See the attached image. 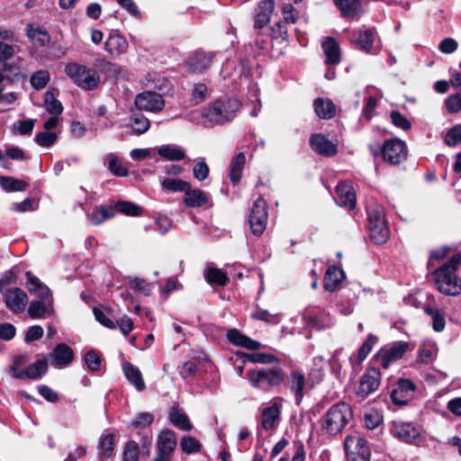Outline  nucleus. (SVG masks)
I'll return each instance as SVG.
<instances>
[{"label": "nucleus", "mask_w": 461, "mask_h": 461, "mask_svg": "<svg viewBox=\"0 0 461 461\" xmlns=\"http://www.w3.org/2000/svg\"><path fill=\"white\" fill-rule=\"evenodd\" d=\"M461 255L456 254L433 273L435 285L443 294L456 296L461 294V278L456 271L460 265Z\"/></svg>", "instance_id": "f257e3e1"}, {"label": "nucleus", "mask_w": 461, "mask_h": 461, "mask_svg": "<svg viewBox=\"0 0 461 461\" xmlns=\"http://www.w3.org/2000/svg\"><path fill=\"white\" fill-rule=\"evenodd\" d=\"M352 418L348 404L339 402L331 406L322 418L321 429L328 435L340 433Z\"/></svg>", "instance_id": "f03ea898"}, {"label": "nucleus", "mask_w": 461, "mask_h": 461, "mask_svg": "<svg viewBox=\"0 0 461 461\" xmlns=\"http://www.w3.org/2000/svg\"><path fill=\"white\" fill-rule=\"evenodd\" d=\"M246 378L252 387L262 392H269L281 384L285 375L279 367H262L249 370Z\"/></svg>", "instance_id": "7ed1b4c3"}, {"label": "nucleus", "mask_w": 461, "mask_h": 461, "mask_svg": "<svg viewBox=\"0 0 461 461\" xmlns=\"http://www.w3.org/2000/svg\"><path fill=\"white\" fill-rule=\"evenodd\" d=\"M240 108L237 99L216 100L203 112V117L213 124H223L231 121Z\"/></svg>", "instance_id": "20e7f679"}, {"label": "nucleus", "mask_w": 461, "mask_h": 461, "mask_svg": "<svg viewBox=\"0 0 461 461\" xmlns=\"http://www.w3.org/2000/svg\"><path fill=\"white\" fill-rule=\"evenodd\" d=\"M65 74L79 87L93 90L99 83L98 73L85 65L77 62L68 63L64 68Z\"/></svg>", "instance_id": "39448f33"}, {"label": "nucleus", "mask_w": 461, "mask_h": 461, "mask_svg": "<svg viewBox=\"0 0 461 461\" xmlns=\"http://www.w3.org/2000/svg\"><path fill=\"white\" fill-rule=\"evenodd\" d=\"M282 403L279 400L274 399L263 403L259 408V424L266 431H275L281 421Z\"/></svg>", "instance_id": "423d86ee"}, {"label": "nucleus", "mask_w": 461, "mask_h": 461, "mask_svg": "<svg viewBox=\"0 0 461 461\" xmlns=\"http://www.w3.org/2000/svg\"><path fill=\"white\" fill-rule=\"evenodd\" d=\"M267 219V202L259 197L253 203L249 214L251 232L257 236L261 235L266 230Z\"/></svg>", "instance_id": "0eeeda50"}, {"label": "nucleus", "mask_w": 461, "mask_h": 461, "mask_svg": "<svg viewBox=\"0 0 461 461\" xmlns=\"http://www.w3.org/2000/svg\"><path fill=\"white\" fill-rule=\"evenodd\" d=\"M381 153L384 160L391 165L400 164L407 156L405 143L400 140H385Z\"/></svg>", "instance_id": "6e6552de"}, {"label": "nucleus", "mask_w": 461, "mask_h": 461, "mask_svg": "<svg viewBox=\"0 0 461 461\" xmlns=\"http://www.w3.org/2000/svg\"><path fill=\"white\" fill-rule=\"evenodd\" d=\"M6 308L14 314L24 312L28 303L27 294L19 287H12L2 293Z\"/></svg>", "instance_id": "1a4fd4ad"}, {"label": "nucleus", "mask_w": 461, "mask_h": 461, "mask_svg": "<svg viewBox=\"0 0 461 461\" xmlns=\"http://www.w3.org/2000/svg\"><path fill=\"white\" fill-rule=\"evenodd\" d=\"M408 348L407 342H394L392 346L380 349L375 355V359L384 368H388L392 363L403 357Z\"/></svg>", "instance_id": "9d476101"}, {"label": "nucleus", "mask_w": 461, "mask_h": 461, "mask_svg": "<svg viewBox=\"0 0 461 461\" xmlns=\"http://www.w3.org/2000/svg\"><path fill=\"white\" fill-rule=\"evenodd\" d=\"M381 383V373L375 367L366 369L362 375L357 389V393L362 398L367 397L377 390Z\"/></svg>", "instance_id": "9b49d317"}, {"label": "nucleus", "mask_w": 461, "mask_h": 461, "mask_svg": "<svg viewBox=\"0 0 461 461\" xmlns=\"http://www.w3.org/2000/svg\"><path fill=\"white\" fill-rule=\"evenodd\" d=\"M135 105L140 110L148 112L161 111L165 105L162 95L155 92H143L135 98Z\"/></svg>", "instance_id": "f8f14e48"}, {"label": "nucleus", "mask_w": 461, "mask_h": 461, "mask_svg": "<svg viewBox=\"0 0 461 461\" xmlns=\"http://www.w3.org/2000/svg\"><path fill=\"white\" fill-rule=\"evenodd\" d=\"M415 386L411 380L400 379L391 392V399L396 405H404L414 395Z\"/></svg>", "instance_id": "ddd939ff"}, {"label": "nucleus", "mask_w": 461, "mask_h": 461, "mask_svg": "<svg viewBox=\"0 0 461 461\" xmlns=\"http://www.w3.org/2000/svg\"><path fill=\"white\" fill-rule=\"evenodd\" d=\"M74 360V351L65 343L58 344L50 355L49 362L58 368L68 366Z\"/></svg>", "instance_id": "4468645a"}, {"label": "nucleus", "mask_w": 461, "mask_h": 461, "mask_svg": "<svg viewBox=\"0 0 461 461\" xmlns=\"http://www.w3.org/2000/svg\"><path fill=\"white\" fill-rule=\"evenodd\" d=\"M213 59V53L194 54L186 63L188 73L194 75L203 74L211 68Z\"/></svg>", "instance_id": "2eb2a0df"}, {"label": "nucleus", "mask_w": 461, "mask_h": 461, "mask_svg": "<svg viewBox=\"0 0 461 461\" xmlns=\"http://www.w3.org/2000/svg\"><path fill=\"white\" fill-rule=\"evenodd\" d=\"M337 196L335 202L339 206H344L348 210L354 209L356 206V194L353 186L347 182H340L336 186Z\"/></svg>", "instance_id": "dca6fc26"}, {"label": "nucleus", "mask_w": 461, "mask_h": 461, "mask_svg": "<svg viewBox=\"0 0 461 461\" xmlns=\"http://www.w3.org/2000/svg\"><path fill=\"white\" fill-rule=\"evenodd\" d=\"M128 48V41L118 33H111L104 42V50L115 58L126 53Z\"/></svg>", "instance_id": "f3484780"}, {"label": "nucleus", "mask_w": 461, "mask_h": 461, "mask_svg": "<svg viewBox=\"0 0 461 461\" xmlns=\"http://www.w3.org/2000/svg\"><path fill=\"white\" fill-rule=\"evenodd\" d=\"M274 8L275 0H263L258 5L254 17V26L256 29H262L268 23Z\"/></svg>", "instance_id": "a211bd4d"}, {"label": "nucleus", "mask_w": 461, "mask_h": 461, "mask_svg": "<svg viewBox=\"0 0 461 461\" xmlns=\"http://www.w3.org/2000/svg\"><path fill=\"white\" fill-rule=\"evenodd\" d=\"M310 145L315 152L325 157L333 156L337 152L336 144L320 133L312 135Z\"/></svg>", "instance_id": "6ab92c4d"}, {"label": "nucleus", "mask_w": 461, "mask_h": 461, "mask_svg": "<svg viewBox=\"0 0 461 461\" xmlns=\"http://www.w3.org/2000/svg\"><path fill=\"white\" fill-rule=\"evenodd\" d=\"M176 447V438L175 432L170 429L162 430L158 437L157 453L172 457V453Z\"/></svg>", "instance_id": "aec40b11"}, {"label": "nucleus", "mask_w": 461, "mask_h": 461, "mask_svg": "<svg viewBox=\"0 0 461 461\" xmlns=\"http://www.w3.org/2000/svg\"><path fill=\"white\" fill-rule=\"evenodd\" d=\"M347 455L370 456V450L366 440L359 435L348 436L344 442Z\"/></svg>", "instance_id": "412c9836"}, {"label": "nucleus", "mask_w": 461, "mask_h": 461, "mask_svg": "<svg viewBox=\"0 0 461 461\" xmlns=\"http://www.w3.org/2000/svg\"><path fill=\"white\" fill-rule=\"evenodd\" d=\"M226 336L229 342L234 346L241 347L249 350H257L261 348V344L258 341L247 337L236 329L229 330Z\"/></svg>", "instance_id": "4be33fe9"}, {"label": "nucleus", "mask_w": 461, "mask_h": 461, "mask_svg": "<svg viewBox=\"0 0 461 461\" xmlns=\"http://www.w3.org/2000/svg\"><path fill=\"white\" fill-rule=\"evenodd\" d=\"M210 195L201 189H192L191 186L185 192L183 203L191 208L201 207L207 204Z\"/></svg>", "instance_id": "5701e85b"}, {"label": "nucleus", "mask_w": 461, "mask_h": 461, "mask_svg": "<svg viewBox=\"0 0 461 461\" xmlns=\"http://www.w3.org/2000/svg\"><path fill=\"white\" fill-rule=\"evenodd\" d=\"M321 48L326 57V64L338 65L340 62V49L335 39L326 38L321 42Z\"/></svg>", "instance_id": "b1692460"}, {"label": "nucleus", "mask_w": 461, "mask_h": 461, "mask_svg": "<svg viewBox=\"0 0 461 461\" xmlns=\"http://www.w3.org/2000/svg\"><path fill=\"white\" fill-rule=\"evenodd\" d=\"M391 430L394 437L408 443L419 436L418 430L411 423L394 422Z\"/></svg>", "instance_id": "393cba45"}, {"label": "nucleus", "mask_w": 461, "mask_h": 461, "mask_svg": "<svg viewBox=\"0 0 461 461\" xmlns=\"http://www.w3.org/2000/svg\"><path fill=\"white\" fill-rule=\"evenodd\" d=\"M157 150L158 154L166 160L179 161L185 158V149L177 144L161 145Z\"/></svg>", "instance_id": "a878e982"}, {"label": "nucleus", "mask_w": 461, "mask_h": 461, "mask_svg": "<svg viewBox=\"0 0 461 461\" xmlns=\"http://www.w3.org/2000/svg\"><path fill=\"white\" fill-rule=\"evenodd\" d=\"M122 370L128 381L136 388L137 391L141 392L145 389V383L140 369L130 362L122 364Z\"/></svg>", "instance_id": "bb28decb"}, {"label": "nucleus", "mask_w": 461, "mask_h": 461, "mask_svg": "<svg viewBox=\"0 0 461 461\" xmlns=\"http://www.w3.org/2000/svg\"><path fill=\"white\" fill-rule=\"evenodd\" d=\"M26 287L30 293L34 294L36 296L42 300H46L50 295L49 287L41 283L39 278L32 276L30 272H26Z\"/></svg>", "instance_id": "cd10ccee"}, {"label": "nucleus", "mask_w": 461, "mask_h": 461, "mask_svg": "<svg viewBox=\"0 0 461 461\" xmlns=\"http://www.w3.org/2000/svg\"><path fill=\"white\" fill-rule=\"evenodd\" d=\"M344 277L345 274L340 268L335 266L329 267L324 276L325 289L330 292L336 290Z\"/></svg>", "instance_id": "c85d7f7f"}, {"label": "nucleus", "mask_w": 461, "mask_h": 461, "mask_svg": "<svg viewBox=\"0 0 461 461\" xmlns=\"http://www.w3.org/2000/svg\"><path fill=\"white\" fill-rule=\"evenodd\" d=\"M334 4L344 17L353 18L362 11L360 0H334Z\"/></svg>", "instance_id": "c756f323"}, {"label": "nucleus", "mask_w": 461, "mask_h": 461, "mask_svg": "<svg viewBox=\"0 0 461 461\" xmlns=\"http://www.w3.org/2000/svg\"><path fill=\"white\" fill-rule=\"evenodd\" d=\"M246 163V155L244 152H239L236 154L230 164V181L236 185L240 182L241 176H242V170L244 167V165Z\"/></svg>", "instance_id": "7c9ffc66"}, {"label": "nucleus", "mask_w": 461, "mask_h": 461, "mask_svg": "<svg viewBox=\"0 0 461 461\" xmlns=\"http://www.w3.org/2000/svg\"><path fill=\"white\" fill-rule=\"evenodd\" d=\"M313 106L317 116L321 119L328 120L335 115V105L330 99L317 98Z\"/></svg>", "instance_id": "2f4dec72"}, {"label": "nucleus", "mask_w": 461, "mask_h": 461, "mask_svg": "<svg viewBox=\"0 0 461 461\" xmlns=\"http://www.w3.org/2000/svg\"><path fill=\"white\" fill-rule=\"evenodd\" d=\"M115 438V435L110 432L104 433L101 436L98 445V453L103 459H107L113 456Z\"/></svg>", "instance_id": "473e14b6"}, {"label": "nucleus", "mask_w": 461, "mask_h": 461, "mask_svg": "<svg viewBox=\"0 0 461 461\" xmlns=\"http://www.w3.org/2000/svg\"><path fill=\"white\" fill-rule=\"evenodd\" d=\"M115 214L114 208L111 205H101L87 216L94 225H100L106 220L113 218Z\"/></svg>", "instance_id": "72a5a7b5"}, {"label": "nucleus", "mask_w": 461, "mask_h": 461, "mask_svg": "<svg viewBox=\"0 0 461 461\" xmlns=\"http://www.w3.org/2000/svg\"><path fill=\"white\" fill-rule=\"evenodd\" d=\"M289 383L290 389L294 393L297 403H299L304 394L305 377L302 373L293 372L290 375Z\"/></svg>", "instance_id": "f704fd0d"}, {"label": "nucleus", "mask_w": 461, "mask_h": 461, "mask_svg": "<svg viewBox=\"0 0 461 461\" xmlns=\"http://www.w3.org/2000/svg\"><path fill=\"white\" fill-rule=\"evenodd\" d=\"M325 365V359L321 356L315 357L312 359V366L309 373V380L312 382V385L322 381Z\"/></svg>", "instance_id": "c9c22d12"}, {"label": "nucleus", "mask_w": 461, "mask_h": 461, "mask_svg": "<svg viewBox=\"0 0 461 461\" xmlns=\"http://www.w3.org/2000/svg\"><path fill=\"white\" fill-rule=\"evenodd\" d=\"M105 163L109 170L117 176H126L128 168L122 164V159L115 154L110 153L105 157Z\"/></svg>", "instance_id": "e433bc0d"}, {"label": "nucleus", "mask_w": 461, "mask_h": 461, "mask_svg": "<svg viewBox=\"0 0 461 461\" xmlns=\"http://www.w3.org/2000/svg\"><path fill=\"white\" fill-rule=\"evenodd\" d=\"M375 41V31L371 29H364L359 31L357 39V45L361 50L370 53Z\"/></svg>", "instance_id": "4c0bfd02"}, {"label": "nucleus", "mask_w": 461, "mask_h": 461, "mask_svg": "<svg viewBox=\"0 0 461 461\" xmlns=\"http://www.w3.org/2000/svg\"><path fill=\"white\" fill-rule=\"evenodd\" d=\"M29 359L26 355L15 356L13 358V363L9 367V371L13 377L17 379H24L25 366Z\"/></svg>", "instance_id": "58836bf2"}, {"label": "nucleus", "mask_w": 461, "mask_h": 461, "mask_svg": "<svg viewBox=\"0 0 461 461\" xmlns=\"http://www.w3.org/2000/svg\"><path fill=\"white\" fill-rule=\"evenodd\" d=\"M26 34L32 42L39 47H43L50 41L49 34L39 27L34 28L29 25Z\"/></svg>", "instance_id": "ea45409f"}, {"label": "nucleus", "mask_w": 461, "mask_h": 461, "mask_svg": "<svg viewBox=\"0 0 461 461\" xmlns=\"http://www.w3.org/2000/svg\"><path fill=\"white\" fill-rule=\"evenodd\" d=\"M48 369V363L44 359H39L31 366H29L24 372V379H38L41 378Z\"/></svg>", "instance_id": "a19ab883"}, {"label": "nucleus", "mask_w": 461, "mask_h": 461, "mask_svg": "<svg viewBox=\"0 0 461 461\" xmlns=\"http://www.w3.org/2000/svg\"><path fill=\"white\" fill-rule=\"evenodd\" d=\"M170 421L182 430H190L192 425L186 414L178 409H172L169 412Z\"/></svg>", "instance_id": "79ce46f5"}, {"label": "nucleus", "mask_w": 461, "mask_h": 461, "mask_svg": "<svg viewBox=\"0 0 461 461\" xmlns=\"http://www.w3.org/2000/svg\"><path fill=\"white\" fill-rule=\"evenodd\" d=\"M204 277L210 285H225L229 278L224 272L219 268L209 267L204 272Z\"/></svg>", "instance_id": "37998d69"}, {"label": "nucleus", "mask_w": 461, "mask_h": 461, "mask_svg": "<svg viewBox=\"0 0 461 461\" xmlns=\"http://www.w3.org/2000/svg\"><path fill=\"white\" fill-rule=\"evenodd\" d=\"M163 189L168 192H185L190 187V184L182 179L176 178H163L160 181Z\"/></svg>", "instance_id": "c03bdc74"}, {"label": "nucleus", "mask_w": 461, "mask_h": 461, "mask_svg": "<svg viewBox=\"0 0 461 461\" xmlns=\"http://www.w3.org/2000/svg\"><path fill=\"white\" fill-rule=\"evenodd\" d=\"M370 238L377 244L384 243L389 238V230L385 223L370 225Z\"/></svg>", "instance_id": "a18cd8bd"}, {"label": "nucleus", "mask_w": 461, "mask_h": 461, "mask_svg": "<svg viewBox=\"0 0 461 461\" xmlns=\"http://www.w3.org/2000/svg\"><path fill=\"white\" fill-rule=\"evenodd\" d=\"M0 185L3 189L8 192L23 191L27 186V183L25 181L15 179L11 176H1Z\"/></svg>", "instance_id": "49530a36"}, {"label": "nucleus", "mask_w": 461, "mask_h": 461, "mask_svg": "<svg viewBox=\"0 0 461 461\" xmlns=\"http://www.w3.org/2000/svg\"><path fill=\"white\" fill-rule=\"evenodd\" d=\"M44 106L48 113L55 115H59L63 111L61 103L54 96L52 92L45 94Z\"/></svg>", "instance_id": "de8ad7c7"}, {"label": "nucleus", "mask_w": 461, "mask_h": 461, "mask_svg": "<svg viewBox=\"0 0 461 461\" xmlns=\"http://www.w3.org/2000/svg\"><path fill=\"white\" fill-rule=\"evenodd\" d=\"M425 312L431 317L432 327L435 331L439 332L445 329V316L438 309L427 307Z\"/></svg>", "instance_id": "09e8293b"}, {"label": "nucleus", "mask_w": 461, "mask_h": 461, "mask_svg": "<svg viewBox=\"0 0 461 461\" xmlns=\"http://www.w3.org/2000/svg\"><path fill=\"white\" fill-rule=\"evenodd\" d=\"M150 127V122L142 114H134L131 118V128L136 134H142L146 132Z\"/></svg>", "instance_id": "8fccbe9b"}, {"label": "nucleus", "mask_w": 461, "mask_h": 461, "mask_svg": "<svg viewBox=\"0 0 461 461\" xmlns=\"http://www.w3.org/2000/svg\"><path fill=\"white\" fill-rule=\"evenodd\" d=\"M115 207L120 212L129 216H140L143 212L140 206L126 201L118 202Z\"/></svg>", "instance_id": "3c124183"}, {"label": "nucleus", "mask_w": 461, "mask_h": 461, "mask_svg": "<svg viewBox=\"0 0 461 461\" xmlns=\"http://www.w3.org/2000/svg\"><path fill=\"white\" fill-rule=\"evenodd\" d=\"M30 81L33 88L42 89L50 81V73L45 69L38 70L32 75Z\"/></svg>", "instance_id": "603ef678"}, {"label": "nucleus", "mask_w": 461, "mask_h": 461, "mask_svg": "<svg viewBox=\"0 0 461 461\" xmlns=\"http://www.w3.org/2000/svg\"><path fill=\"white\" fill-rule=\"evenodd\" d=\"M58 140V134L55 132L44 131L36 134L34 140L35 142L43 148H49L52 146Z\"/></svg>", "instance_id": "864d4df0"}, {"label": "nucleus", "mask_w": 461, "mask_h": 461, "mask_svg": "<svg viewBox=\"0 0 461 461\" xmlns=\"http://www.w3.org/2000/svg\"><path fill=\"white\" fill-rule=\"evenodd\" d=\"M27 311L32 319H41L45 316L48 308L42 301H32Z\"/></svg>", "instance_id": "5fc2aeb1"}, {"label": "nucleus", "mask_w": 461, "mask_h": 461, "mask_svg": "<svg viewBox=\"0 0 461 461\" xmlns=\"http://www.w3.org/2000/svg\"><path fill=\"white\" fill-rule=\"evenodd\" d=\"M85 363L90 371H98L101 367L100 354L94 349L87 351L85 356Z\"/></svg>", "instance_id": "6e6d98bb"}, {"label": "nucleus", "mask_w": 461, "mask_h": 461, "mask_svg": "<svg viewBox=\"0 0 461 461\" xmlns=\"http://www.w3.org/2000/svg\"><path fill=\"white\" fill-rule=\"evenodd\" d=\"M14 53L13 45L0 41V68L6 69V62L14 57Z\"/></svg>", "instance_id": "4d7b16f0"}, {"label": "nucleus", "mask_w": 461, "mask_h": 461, "mask_svg": "<svg viewBox=\"0 0 461 461\" xmlns=\"http://www.w3.org/2000/svg\"><path fill=\"white\" fill-rule=\"evenodd\" d=\"M139 445L133 440H130L123 451L122 461H139Z\"/></svg>", "instance_id": "13d9d810"}, {"label": "nucleus", "mask_w": 461, "mask_h": 461, "mask_svg": "<svg viewBox=\"0 0 461 461\" xmlns=\"http://www.w3.org/2000/svg\"><path fill=\"white\" fill-rule=\"evenodd\" d=\"M180 446L183 452L188 455L198 452L201 448L200 442L193 437H183Z\"/></svg>", "instance_id": "bf43d9fd"}, {"label": "nucleus", "mask_w": 461, "mask_h": 461, "mask_svg": "<svg viewBox=\"0 0 461 461\" xmlns=\"http://www.w3.org/2000/svg\"><path fill=\"white\" fill-rule=\"evenodd\" d=\"M312 324L317 329H329L333 326L334 320L330 314L321 313L312 318Z\"/></svg>", "instance_id": "052dcab7"}, {"label": "nucleus", "mask_w": 461, "mask_h": 461, "mask_svg": "<svg viewBox=\"0 0 461 461\" xmlns=\"http://www.w3.org/2000/svg\"><path fill=\"white\" fill-rule=\"evenodd\" d=\"M377 339L372 334H369L366 339L364 341L363 345L360 347L358 350V360L363 361L367 355L371 352L373 347L376 343Z\"/></svg>", "instance_id": "680f3d73"}, {"label": "nucleus", "mask_w": 461, "mask_h": 461, "mask_svg": "<svg viewBox=\"0 0 461 461\" xmlns=\"http://www.w3.org/2000/svg\"><path fill=\"white\" fill-rule=\"evenodd\" d=\"M34 127L33 120L18 121L13 125V131L14 133L20 135H25L32 133Z\"/></svg>", "instance_id": "e2e57ef3"}, {"label": "nucleus", "mask_w": 461, "mask_h": 461, "mask_svg": "<svg viewBox=\"0 0 461 461\" xmlns=\"http://www.w3.org/2000/svg\"><path fill=\"white\" fill-rule=\"evenodd\" d=\"M445 142L448 146H456L461 143V124L456 125L447 131Z\"/></svg>", "instance_id": "0e129e2a"}, {"label": "nucleus", "mask_w": 461, "mask_h": 461, "mask_svg": "<svg viewBox=\"0 0 461 461\" xmlns=\"http://www.w3.org/2000/svg\"><path fill=\"white\" fill-rule=\"evenodd\" d=\"M382 421L380 414L375 411H371L364 415V423L368 429H374L379 426Z\"/></svg>", "instance_id": "69168bd1"}, {"label": "nucleus", "mask_w": 461, "mask_h": 461, "mask_svg": "<svg viewBox=\"0 0 461 461\" xmlns=\"http://www.w3.org/2000/svg\"><path fill=\"white\" fill-rule=\"evenodd\" d=\"M194 176L198 181H203L209 175V167L204 159H201L195 163L193 168Z\"/></svg>", "instance_id": "338daca9"}, {"label": "nucleus", "mask_w": 461, "mask_h": 461, "mask_svg": "<svg viewBox=\"0 0 461 461\" xmlns=\"http://www.w3.org/2000/svg\"><path fill=\"white\" fill-rule=\"evenodd\" d=\"M446 108L448 113H454L461 110V92L450 95L446 100Z\"/></svg>", "instance_id": "774afa93"}]
</instances>
